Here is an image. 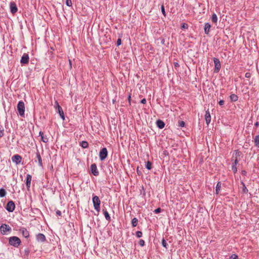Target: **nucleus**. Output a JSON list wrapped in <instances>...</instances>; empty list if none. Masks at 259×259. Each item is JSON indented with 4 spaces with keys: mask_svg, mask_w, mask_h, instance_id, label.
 <instances>
[{
    "mask_svg": "<svg viewBox=\"0 0 259 259\" xmlns=\"http://www.w3.org/2000/svg\"><path fill=\"white\" fill-rule=\"evenodd\" d=\"M15 208V204L14 202L13 201H9L6 206V210L10 212H13Z\"/></svg>",
    "mask_w": 259,
    "mask_h": 259,
    "instance_id": "nucleus-9",
    "label": "nucleus"
},
{
    "mask_svg": "<svg viewBox=\"0 0 259 259\" xmlns=\"http://www.w3.org/2000/svg\"><path fill=\"white\" fill-rule=\"evenodd\" d=\"M231 161L233 162L232 165V170L234 174H236L237 171V165L238 163L239 159H234V155H233L231 158Z\"/></svg>",
    "mask_w": 259,
    "mask_h": 259,
    "instance_id": "nucleus-6",
    "label": "nucleus"
},
{
    "mask_svg": "<svg viewBox=\"0 0 259 259\" xmlns=\"http://www.w3.org/2000/svg\"><path fill=\"white\" fill-rule=\"evenodd\" d=\"M185 123L183 121H179V126L180 127H184L185 126Z\"/></svg>",
    "mask_w": 259,
    "mask_h": 259,
    "instance_id": "nucleus-37",
    "label": "nucleus"
},
{
    "mask_svg": "<svg viewBox=\"0 0 259 259\" xmlns=\"http://www.w3.org/2000/svg\"><path fill=\"white\" fill-rule=\"evenodd\" d=\"M99 158L101 161H104L108 156V151L106 148H103L99 152Z\"/></svg>",
    "mask_w": 259,
    "mask_h": 259,
    "instance_id": "nucleus-5",
    "label": "nucleus"
},
{
    "mask_svg": "<svg viewBox=\"0 0 259 259\" xmlns=\"http://www.w3.org/2000/svg\"><path fill=\"white\" fill-rule=\"evenodd\" d=\"M6 190L3 188H1L0 189V197H4V196H6Z\"/></svg>",
    "mask_w": 259,
    "mask_h": 259,
    "instance_id": "nucleus-32",
    "label": "nucleus"
},
{
    "mask_svg": "<svg viewBox=\"0 0 259 259\" xmlns=\"http://www.w3.org/2000/svg\"><path fill=\"white\" fill-rule=\"evenodd\" d=\"M241 184L243 186L242 192L244 193H247L248 192V189H247L245 185L243 182H241Z\"/></svg>",
    "mask_w": 259,
    "mask_h": 259,
    "instance_id": "nucleus-31",
    "label": "nucleus"
},
{
    "mask_svg": "<svg viewBox=\"0 0 259 259\" xmlns=\"http://www.w3.org/2000/svg\"><path fill=\"white\" fill-rule=\"evenodd\" d=\"M182 27L184 29H187L188 28V25L187 23H183Z\"/></svg>",
    "mask_w": 259,
    "mask_h": 259,
    "instance_id": "nucleus-42",
    "label": "nucleus"
},
{
    "mask_svg": "<svg viewBox=\"0 0 259 259\" xmlns=\"http://www.w3.org/2000/svg\"><path fill=\"white\" fill-rule=\"evenodd\" d=\"M12 160L13 162H15L16 164H18L21 162L22 157L20 155L16 154L12 156Z\"/></svg>",
    "mask_w": 259,
    "mask_h": 259,
    "instance_id": "nucleus-15",
    "label": "nucleus"
},
{
    "mask_svg": "<svg viewBox=\"0 0 259 259\" xmlns=\"http://www.w3.org/2000/svg\"><path fill=\"white\" fill-rule=\"evenodd\" d=\"M71 0H66V5L68 7L72 6Z\"/></svg>",
    "mask_w": 259,
    "mask_h": 259,
    "instance_id": "nucleus-34",
    "label": "nucleus"
},
{
    "mask_svg": "<svg viewBox=\"0 0 259 259\" xmlns=\"http://www.w3.org/2000/svg\"><path fill=\"white\" fill-rule=\"evenodd\" d=\"M10 8L11 12L13 14H15L18 11L17 5L16 4V3L14 2H11L10 3Z\"/></svg>",
    "mask_w": 259,
    "mask_h": 259,
    "instance_id": "nucleus-14",
    "label": "nucleus"
},
{
    "mask_svg": "<svg viewBox=\"0 0 259 259\" xmlns=\"http://www.w3.org/2000/svg\"><path fill=\"white\" fill-rule=\"evenodd\" d=\"M254 144L256 147H259V135L256 136L255 137Z\"/></svg>",
    "mask_w": 259,
    "mask_h": 259,
    "instance_id": "nucleus-28",
    "label": "nucleus"
},
{
    "mask_svg": "<svg viewBox=\"0 0 259 259\" xmlns=\"http://www.w3.org/2000/svg\"><path fill=\"white\" fill-rule=\"evenodd\" d=\"M56 112L59 113L61 118L64 120L65 119V115L63 112V111L62 109V107L59 105L58 102L57 101L55 102V105L54 106Z\"/></svg>",
    "mask_w": 259,
    "mask_h": 259,
    "instance_id": "nucleus-4",
    "label": "nucleus"
},
{
    "mask_svg": "<svg viewBox=\"0 0 259 259\" xmlns=\"http://www.w3.org/2000/svg\"><path fill=\"white\" fill-rule=\"evenodd\" d=\"M245 76L246 78H250L251 77V73L250 72H246L245 74Z\"/></svg>",
    "mask_w": 259,
    "mask_h": 259,
    "instance_id": "nucleus-44",
    "label": "nucleus"
},
{
    "mask_svg": "<svg viewBox=\"0 0 259 259\" xmlns=\"http://www.w3.org/2000/svg\"><path fill=\"white\" fill-rule=\"evenodd\" d=\"M91 171L93 175L95 176H98L99 174V172L98 170L97 165L96 163H93L91 165Z\"/></svg>",
    "mask_w": 259,
    "mask_h": 259,
    "instance_id": "nucleus-10",
    "label": "nucleus"
},
{
    "mask_svg": "<svg viewBox=\"0 0 259 259\" xmlns=\"http://www.w3.org/2000/svg\"><path fill=\"white\" fill-rule=\"evenodd\" d=\"M213 62L214 63V72L218 73L220 71L221 67L220 61L219 59L214 58Z\"/></svg>",
    "mask_w": 259,
    "mask_h": 259,
    "instance_id": "nucleus-8",
    "label": "nucleus"
},
{
    "mask_svg": "<svg viewBox=\"0 0 259 259\" xmlns=\"http://www.w3.org/2000/svg\"><path fill=\"white\" fill-rule=\"evenodd\" d=\"M162 209L159 207L154 210V212L155 213H158L161 211Z\"/></svg>",
    "mask_w": 259,
    "mask_h": 259,
    "instance_id": "nucleus-40",
    "label": "nucleus"
},
{
    "mask_svg": "<svg viewBox=\"0 0 259 259\" xmlns=\"http://www.w3.org/2000/svg\"><path fill=\"white\" fill-rule=\"evenodd\" d=\"M221 182H218L215 187V193L218 194L221 188Z\"/></svg>",
    "mask_w": 259,
    "mask_h": 259,
    "instance_id": "nucleus-24",
    "label": "nucleus"
},
{
    "mask_svg": "<svg viewBox=\"0 0 259 259\" xmlns=\"http://www.w3.org/2000/svg\"><path fill=\"white\" fill-rule=\"evenodd\" d=\"M19 232L21 233L22 236L26 238H28L29 237V231L26 229V228L24 227H21L19 229Z\"/></svg>",
    "mask_w": 259,
    "mask_h": 259,
    "instance_id": "nucleus-12",
    "label": "nucleus"
},
{
    "mask_svg": "<svg viewBox=\"0 0 259 259\" xmlns=\"http://www.w3.org/2000/svg\"><path fill=\"white\" fill-rule=\"evenodd\" d=\"M36 155V158L37 159L39 165L40 166H42V159H41V156L40 155V153H39L38 150H37Z\"/></svg>",
    "mask_w": 259,
    "mask_h": 259,
    "instance_id": "nucleus-20",
    "label": "nucleus"
},
{
    "mask_svg": "<svg viewBox=\"0 0 259 259\" xmlns=\"http://www.w3.org/2000/svg\"><path fill=\"white\" fill-rule=\"evenodd\" d=\"M56 215H57V216H61V214H62L61 211H60V210H57L56 211Z\"/></svg>",
    "mask_w": 259,
    "mask_h": 259,
    "instance_id": "nucleus-45",
    "label": "nucleus"
},
{
    "mask_svg": "<svg viewBox=\"0 0 259 259\" xmlns=\"http://www.w3.org/2000/svg\"><path fill=\"white\" fill-rule=\"evenodd\" d=\"M93 202L95 209L99 212L100 210L101 201L97 196H94L93 197Z\"/></svg>",
    "mask_w": 259,
    "mask_h": 259,
    "instance_id": "nucleus-3",
    "label": "nucleus"
},
{
    "mask_svg": "<svg viewBox=\"0 0 259 259\" xmlns=\"http://www.w3.org/2000/svg\"><path fill=\"white\" fill-rule=\"evenodd\" d=\"M139 244L140 246H144L145 245V241L144 240H142V239H141L139 242Z\"/></svg>",
    "mask_w": 259,
    "mask_h": 259,
    "instance_id": "nucleus-39",
    "label": "nucleus"
},
{
    "mask_svg": "<svg viewBox=\"0 0 259 259\" xmlns=\"http://www.w3.org/2000/svg\"><path fill=\"white\" fill-rule=\"evenodd\" d=\"M156 125L158 128L162 129L164 127L165 123L162 120L158 119L156 121Z\"/></svg>",
    "mask_w": 259,
    "mask_h": 259,
    "instance_id": "nucleus-19",
    "label": "nucleus"
},
{
    "mask_svg": "<svg viewBox=\"0 0 259 259\" xmlns=\"http://www.w3.org/2000/svg\"><path fill=\"white\" fill-rule=\"evenodd\" d=\"M131 95H129L128 97V100L129 102H131Z\"/></svg>",
    "mask_w": 259,
    "mask_h": 259,
    "instance_id": "nucleus-50",
    "label": "nucleus"
},
{
    "mask_svg": "<svg viewBox=\"0 0 259 259\" xmlns=\"http://www.w3.org/2000/svg\"><path fill=\"white\" fill-rule=\"evenodd\" d=\"M32 180V177L30 174H27L26 176V185L27 189H28L30 187L31 181Z\"/></svg>",
    "mask_w": 259,
    "mask_h": 259,
    "instance_id": "nucleus-17",
    "label": "nucleus"
},
{
    "mask_svg": "<svg viewBox=\"0 0 259 259\" xmlns=\"http://www.w3.org/2000/svg\"><path fill=\"white\" fill-rule=\"evenodd\" d=\"M142 232L141 231H138L136 232V236L138 238H140L142 236Z\"/></svg>",
    "mask_w": 259,
    "mask_h": 259,
    "instance_id": "nucleus-35",
    "label": "nucleus"
},
{
    "mask_svg": "<svg viewBox=\"0 0 259 259\" xmlns=\"http://www.w3.org/2000/svg\"><path fill=\"white\" fill-rule=\"evenodd\" d=\"M138 223V220L136 218H134L132 219V224L133 227H136L137 226Z\"/></svg>",
    "mask_w": 259,
    "mask_h": 259,
    "instance_id": "nucleus-29",
    "label": "nucleus"
},
{
    "mask_svg": "<svg viewBox=\"0 0 259 259\" xmlns=\"http://www.w3.org/2000/svg\"><path fill=\"white\" fill-rule=\"evenodd\" d=\"M137 171L138 174H139V172H140V170H138V168H137Z\"/></svg>",
    "mask_w": 259,
    "mask_h": 259,
    "instance_id": "nucleus-51",
    "label": "nucleus"
},
{
    "mask_svg": "<svg viewBox=\"0 0 259 259\" xmlns=\"http://www.w3.org/2000/svg\"><path fill=\"white\" fill-rule=\"evenodd\" d=\"M69 63H70V65H71V61L70 60H69Z\"/></svg>",
    "mask_w": 259,
    "mask_h": 259,
    "instance_id": "nucleus-54",
    "label": "nucleus"
},
{
    "mask_svg": "<svg viewBox=\"0 0 259 259\" xmlns=\"http://www.w3.org/2000/svg\"><path fill=\"white\" fill-rule=\"evenodd\" d=\"M162 246L163 247L166 248V246L167 245V243L166 241L164 239H163L162 240Z\"/></svg>",
    "mask_w": 259,
    "mask_h": 259,
    "instance_id": "nucleus-38",
    "label": "nucleus"
},
{
    "mask_svg": "<svg viewBox=\"0 0 259 259\" xmlns=\"http://www.w3.org/2000/svg\"><path fill=\"white\" fill-rule=\"evenodd\" d=\"M137 171L138 174H139V172H140V170H138V168H137Z\"/></svg>",
    "mask_w": 259,
    "mask_h": 259,
    "instance_id": "nucleus-52",
    "label": "nucleus"
},
{
    "mask_svg": "<svg viewBox=\"0 0 259 259\" xmlns=\"http://www.w3.org/2000/svg\"><path fill=\"white\" fill-rule=\"evenodd\" d=\"M36 239L39 242H45L46 241V236L42 233L37 234L36 235Z\"/></svg>",
    "mask_w": 259,
    "mask_h": 259,
    "instance_id": "nucleus-13",
    "label": "nucleus"
},
{
    "mask_svg": "<svg viewBox=\"0 0 259 259\" xmlns=\"http://www.w3.org/2000/svg\"><path fill=\"white\" fill-rule=\"evenodd\" d=\"M0 230L2 234L5 235L7 232H10L11 230V228L8 225L4 224L1 226Z\"/></svg>",
    "mask_w": 259,
    "mask_h": 259,
    "instance_id": "nucleus-7",
    "label": "nucleus"
},
{
    "mask_svg": "<svg viewBox=\"0 0 259 259\" xmlns=\"http://www.w3.org/2000/svg\"><path fill=\"white\" fill-rule=\"evenodd\" d=\"M211 21L212 22L214 23V24H216L217 23V21H218V17L217 16V15L215 14V13H213L212 15V16H211Z\"/></svg>",
    "mask_w": 259,
    "mask_h": 259,
    "instance_id": "nucleus-26",
    "label": "nucleus"
},
{
    "mask_svg": "<svg viewBox=\"0 0 259 259\" xmlns=\"http://www.w3.org/2000/svg\"><path fill=\"white\" fill-rule=\"evenodd\" d=\"M4 135V128L3 126L0 125V138H2Z\"/></svg>",
    "mask_w": 259,
    "mask_h": 259,
    "instance_id": "nucleus-33",
    "label": "nucleus"
},
{
    "mask_svg": "<svg viewBox=\"0 0 259 259\" xmlns=\"http://www.w3.org/2000/svg\"><path fill=\"white\" fill-rule=\"evenodd\" d=\"M220 106H223L224 104V101L223 100H220L219 102Z\"/></svg>",
    "mask_w": 259,
    "mask_h": 259,
    "instance_id": "nucleus-46",
    "label": "nucleus"
},
{
    "mask_svg": "<svg viewBox=\"0 0 259 259\" xmlns=\"http://www.w3.org/2000/svg\"><path fill=\"white\" fill-rule=\"evenodd\" d=\"M161 12H162V14L165 16H166V13H165V9H164V7L163 5H162L161 7Z\"/></svg>",
    "mask_w": 259,
    "mask_h": 259,
    "instance_id": "nucleus-36",
    "label": "nucleus"
},
{
    "mask_svg": "<svg viewBox=\"0 0 259 259\" xmlns=\"http://www.w3.org/2000/svg\"><path fill=\"white\" fill-rule=\"evenodd\" d=\"M177 65H178V63H176L175 64V66H177Z\"/></svg>",
    "mask_w": 259,
    "mask_h": 259,
    "instance_id": "nucleus-53",
    "label": "nucleus"
},
{
    "mask_svg": "<svg viewBox=\"0 0 259 259\" xmlns=\"http://www.w3.org/2000/svg\"><path fill=\"white\" fill-rule=\"evenodd\" d=\"M80 146L83 148H87L89 146V144L87 141H83L80 143Z\"/></svg>",
    "mask_w": 259,
    "mask_h": 259,
    "instance_id": "nucleus-27",
    "label": "nucleus"
},
{
    "mask_svg": "<svg viewBox=\"0 0 259 259\" xmlns=\"http://www.w3.org/2000/svg\"><path fill=\"white\" fill-rule=\"evenodd\" d=\"M141 103H142V104H145L146 103V100L145 98H144L141 101Z\"/></svg>",
    "mask_w": 259,
    "mask_h": 259,
    "instance_id": "nucleus-48",
    "label": "nucleus"
},
{
    "mask_svg": "<svg viewBox=\"0 0 259 259\" xmlns=\"http://www.w3.org/2000/svg\"><path fill=\"white\" fill-rule=\"evenodd\" d=\"M103 212L105 216L106 220L108 221H110L111 218L110 215L106 209H103Z\"/></svg>",
    "mask_w": 259,
    "mask_h": 259,
    "instance_id": "nucleus-23",
    "label": "nucleus"
},
{
    "mask_svg": "<svg viewBox=\"0 0 259 259\" xmlns=\"http://www.w3.org/2000/svg\"><path fill=\"white\" fill-rule=\"evenodd\" d=\"M17 110L19 114L22 117H24L25 115V104L24 103L20 101L17 104Z\"/></svg>",
    "mask_w": 259,
    "mask_h": 259,
    "instance_id": "nucleus-2",
    "label": "nucleus"
},
{
    "mask_svg": "<svg viewBox=\"0 0 259 259\" xmlns=\"http://www.w3.org/2000/svg\"><path fill=\"white\" fill-rule=\"evenodd\" d=\"M39 135L41 137V141L44 143H47L48 142V138L47 136L44 135L43 132H39Z\"/></svg>",
    "mask_w": 259,
    "mask_h": 259,
    "instance_id": "nucleus-18",
    "label": "nucleus"
},
{
    "mask_svg": "<svg viewBox=\"0 0 259 259\" xmlns=\"http://www.w3.org/2000/svg\"><path fill=\"white\" fill-rule=\"evenodd\" d=\"M145 167H146V168H147L148 170H150L151 168H152V163L149 161H148L147 162H146V164H145Z\"/></svg>",
    "mask_w": 259,
    "mask_h": 259,
    "instance_id": "nucleus-30",
    "label": "nucleus"
},
{
    "mask_svg": "<svg viewBox=\"0 0 259 259\" xmlns=\"http://www.w3.org/2000/svg\"><path fill=\"white\" fill-rule=\"evenodd\" d=\"M238 98V96L234 94H231L230 96V99L232 102H235L237 101Z\"/></svg>",
    "mask_w": 259,
    "mask_h": 259,
    "instance_id": "nucleus-25",
    "label": "nucleus"
},
{
    "mask_svg": "<svg viewBox=\"0 0 259 259\" xmlns=\"http://www.w3.org/2000/svg\"><path fill=\"white\" fill-rule=\"evenodd\" d=\"M241 174H242V175H243V176H246V174H247V172H246V170H242V171H241Z\"/></svg>",
    "mask_w": 259,
    "mask_h": 259,
    "instance_id": "nucleus-47",
    "label": "nucleus"
},
{
    "mask_svg": "<svg viewBox=\"0 0 259 259\" xmlns=\"http://www.w3.org/2000/svg\"><path fill=\"white\" fill-rule=\"evenodd\" d=\"M211 27V25L209 23H205L204 25V32L206 34H208L209 32V30Z\"/></svg>",
    "mask_w": 259,
    "mask_h": 259,
    "instance_id": "nucleus-22",
    "label": "nucleus"
},
{
    "mask_svg": "<svg viewBox=\"0 0 259 259\" xmlns=\"http://www.w3.org/2000/svg\"><path fill=\"white\" fill-rule=\"evenodd\" d=\"M230 258L231 259H237L238 255L235 254H233L230 256Z\"/></svg>",
    "mask_w": 259,
    "mask_h": 259,
    "instance_id": "nucleus-41",
    "label": "nucleus"
},
{
    "mask_svg": "<svg viewBox=\"0 0 259 259\" xmlns=\"http://www.w3.org/2000/svg\"><path fill=\"white\" fill-rule=\"evenodd\" d=\"M121 44V39L120 38H118L117 40L116 45L117 46H119Z\"/></svg>",
    "mask_w": 259,
    "mask_h": 259,
    "instance_id": "nucleus-43",
    "label": "nucleus"
},
{
    "mask_svg": "<svg viewBox=\"0 0 259 259\" xmlns=\"http://www.w3.org/2000/svg\"><path fill=\"white\" fill-rule=\"evenodd\" d=\"M29 57L28 54L26 53L23 54V56L21 57L20 63L22 64H27L29 62Z\"/></svg>",
    "mask_w": 259,
    "mask_h": 259,
    "instance_id": "nucleus-11",
    "label": "nucleus"
},
{
    "mask_svg": "<svg viewBox=\"0 0 259 259\" xmlns=\"http://www.w3.org/2000/svg\"><path fill=\"white\" fill-rule=\"evenodd\" d=\"M205 118L206 123L207 125H208L211 121V116L208 109L207 111H206Z\"/></svg>",
    "mask_w": 259,
    "mask_h": 259,
    "instance_id": "nucleus-16",
    "label": "nucleus"
},
{
    "mask_svg": "<svg viewBox=\"0 0 259 259\" xmlns=\"http://www.w3.org/2000/svg\"><path fill=\"white\" fill-rule=\"evenodd\" d=\"M233 155H234V159H239V158L242 155V154L239 150H235Z\"/></svg>",
    "mask_w": 259,
    "mask_h": 259,
    "instance_id": "nucleus-21",
    "label": "nucleus"
},
{
    "mask_svg": "<svg viewBox=\"0 0 259 259\" xmlns=\"http://www.w3.org/2000/svg\"><path fill=\"white\" fill-rule=\"evenodd\" d=\"M254 125L256 126V127H257L258 125H259V122L258 121H256L255 123H254Z\"/></svg>",
    "mask_w": 259,
    "mask_h": 259,
    "instance_id": "nucleus-49",
    "label": "nucleus"
},
{
    "mask_svg": "<svg viewBox=\"0 0 259 259\" xmlns=\"http://www.w3.org/2000/svg\"><path fill=\"white\" fill-rule=\"evenodd\" d=\"M21 242V240L18 237L12 236L9 238V243L15 247H18Z\"/></svg>",
    "mask_w": 259,
    "mask_h": 259,
    "instance_id": "nucleus-1",
    "label": "nucleus"
}]
</instances>
